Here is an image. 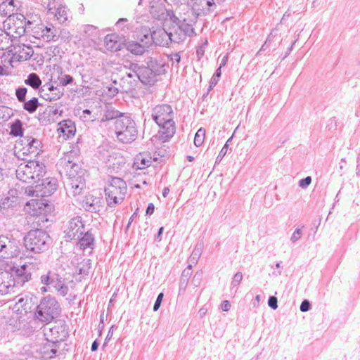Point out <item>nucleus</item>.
<instances>
[{
  "label": "nucleus",
  "mask_w": 360,
  "mask_h": 360,
  "mask_svg": "<svg viewBox=\"0 0 360 360\" xmlns=\"http://www.w3.org/2000/svg\"><path fill=\"white\" fill-rule=\"evenodd\" d=\"M80 150L77 146H73L72 149L65 154L61 159V164L65 167L68 182L75 195L79 194L85 188L87 171L78 164Z\"/></svg>",
  "instance_id": "obj_1"
},
{
  "label": "nucleus",
  "mask_w": 360,
  "mask_h": 360,
  "mask_svg": "<svg viewBox=\"0 0 360 360\" xmlns=\"http://www.w3.org/2000/svg\"><path fill=\"white\" fill-rule=\"evenodd\" d=\"M33 320L25 324L27 326V333L35 331L37 322L47 325L54 321L61 314L62 309L56 298L48 295L41 297L37 305L33 309Z\"/></svg>",
  "instance_id": "obj_2"
},
{
  "label": "nucleus",
  "mask_w": 360,
  "mask_h": 360,
  "mask_svg": "<svg viewBox=\"0 0 360 360\" xmlns=\"http://www.w3.org/2000/svg\"><path fill=\"white\" fill-rule=\"evenodd\" d=\"M169 21L171 26L167 30L164 28L151 34V38L155 44L162 46H167L169 42L179 44L184 41L186 37H191L195 35L194 28L187 23L185 19L181 20L177 18L176 20L170 19Z\"/></svg>",
  "instance_id": "obj_3"
},
{
  "label": "nucleus",
  "mask_w": 360,
  "mask_h": 360,
  "mask_svg": "<svg viewBox=\"0 0 360 360\" xmlns=\"http://www.w3.org/2000/svg\"><path fill=\"white\" fill-rule=\"evenodd\" d=\"M54 323L56 325L53 327H46V325H44L43 328L46 340L49 342L50 351L46 345H44L42 349L43 353L47 354L49 358H53L56 355L60 344L68 337L67 326L65 323L60 321H54Z\"/></svg>",
  "instance_id": "obj_4"
},
{
  "label": "nucleus",
  "mask_w": 360,
  "mask_h": 360,
  "mask_svg": "<svg viewBox=\"0 0 360 360\" xmlns=\"http://www.w3.org/2000/svg\"><path fill=\"white\" fill-rule=\"evenodd\" d=\"M23 240L27 251L34 254L46 252L52 244V238L49 233L41 229L30 230L24 236Z\"/></svg>",
  "instance_id": "obj_5"
},
{
  "label": "nucleus",
  "mask_w": 360,
  "mask_h": 360,
  "mask_svg": "<svg viewBox=\"0 0 360 360\" xmlns=\"http://www.w3.org/2000/svg\"><path fill=\"white\" fill-rule=\"evenodd\" d=\"M152 118L163 130L167 139L172 138L176 131L175 122L173 120L174 112L168 104L158 105L153 109Z\"/></svg>",
  "instance_id": "obj_6"
},
{
  "label": "nucleus",
  "mask_w": 360,
  "mask_h": 360,
  "mask_svg": "<svg viewBox=\"0 0 360 360\" xmlns=\"http://www.w3.org/2000/svg\"><path fill=\"white\" fill-rule=\"evenodd\" d=\"M46 173L45 165L36 160L20 163L16 169V176L19 180L33 185L43 178Z\"/></svg>",
  "instance_id": "obj_7"
},
{
  "label": "nucleus",
  "mask_w": 360,
  "mask_h": 360,
  "mask_svg": "<svg viewBox=\"0 0 360 360\" xmlns=\"http://www.w3.org/2000/svg\"><path fill=\"white\" fill-rule=\"evenodd\" d=\"M126 182L121 178L111 176L105 188L108 206L113 207L122 202L127 193Z\"/></svg>",
  "instance_id": "obj_8"
},
{
  "label": "nucleus",
  "mask_w": 360,
  "mask_h": 360,
  "mask_svg": "<svg viewBox=\"0 0 360 360\" xmlns=\"http://www.w3.org/2000/svg\"><path fill=\"white\" fill-rule=\"evenodd\" d=\"M115 132L117 140L123 143H131L136 139L138 135L136 124L128 115L115 120Z\"/></svg>",
  "instance_id": "obj_9"
},
{
  "label": "nucleus",
  "mask_w": 360,
  "mask_h": 360,
  "mask_svg": "<svg viewBox=\"0 0 360 360\" xmlns=\"http://www.w3.org/2000/svg\"><path fill=\"white\" fill-rule=\"evenodd\" d=\"M40 282L44 285L53 288L60 295L65 297L68 292V286L65 278L56 271L49 270L40 276Z\"/></svg>",
  "instance_id": "obj_10"
},
{
  "label": "nucleus",
  "mask_w": 360,
  "mask_h": 360,
  "mask_svg": "<svg viewBox=\"0 0 360 360\" xmlns=\"http://www.w3.org/2000/svg\"><path fill=\"white\" fill-rule=\"evenodd\" d=\"M57 186V180L55 178H41L36 181L34 186L29 188L28 193L38 198L50 196L55 192Z\"/></svg>",
  "instance_id": "obj_11"
},
{
  "label": "nucleus",
  "mask_w": 360,
  "mask_h": 360,
  "mask_svg": "<svg viewBox=\"0 0 360 360\" xmlns=\"http://www.w3.org/2000/svg\"><path fill=\"white\" fill-rule=\"evenodd\" d=\"M20 252L19 241L12 235H0V256L1 258L17 257Z\"/></svg>",
  "instance_id": "obj_12"
},
{
  "label": "nucleus",
  "mask_w": 360,
  "mask_h": 360,
  "mask_svg": "<svg viewBox=\"0 0 360 360\" xmlns=\"http://www.w3.org/2000/svg\"><path fill=\"white\" fill-rule=\"evenodd\" d=\"M35 20H31L26 18L22 13H17L15 15H11L9 20V29L14 30L17 34L15 37H20L26 32H30L31 25L34 24Z\"/></svg>",
  "instance_id": "obj_13"
},
{
  "label": "nucleus",
  "mask_w": 360,
  "mask_h": 360,
  "mask_svg": "<svg viewBox=\"0 0 360 360\" xmlns=\"http://www.w3.org/2000/svg\"><path fill=\"white\" fill-rule=\"evenodd\" d=\"M32 269H34L32 264H25L20 266L11 269L9 273L12 275L16 287L22 286L26 282L32 280Z\"/></svg>",
  "instance_id": "obj_14"
},
{
  "label": "nucleus",
  "mask_w": 360,
  "mask_h": 360,
  "mask_svg": "<svg viewBox=\"0 0 360 360\" xmlns=\"http://www.w3.org/2000/svg\"><path fill=\"white\" fill-rule=\"evenodd\" d=\"M149 12L153 18L165 21V23L170 19L177 20L173 11L167 9L160 1H149Z\"/></svg>",
  "instance_id": "obj_15"
},
{
  "label": "nucleus",
  "mask_w": 360,
  "mask_h": 360,
  "mask_svg": "<svg viewBox=\"0 0 360 360\" xmlns=\"http://www.w3.org/2000/svg\"><path fill=\"white\" fill-rule=\"evenodd\" d=\"M84 231H85V228L82 219L81 217L77 216L68 221L65 230V238L67 240H76L81 237Z\"/></svg>",
  "instance_id": "obj_16"
},
{
  "label": "nucleus",
  "mask_w": 360,
  "mask_h": 360,
  "mask_svg": "<svg viewBox=\"0 0 360 360\" xmlns=\"http://www.w3.org/2000/svg\"><path fill=\"white\" fill-rule=\"evenodd\" d=\"M33 49L30 45L25 44L11 45L8 54L11 59L15 61H25L30 59L33 55Z\"/></svg>",
  "instance_id": "obj_17"
},
{
  "label": "nucleus",
  "mask_w": 360,
  "mask_h": 360,
  "mask_svg": "<svg viewBox=\"0 0 360 360\" xmlns=\"http://www.w3.org/2000/svg\"><path fill=\"white\" fill-rule=\"evenodd\" d=\"M13 309L20 314L31 312L33 307V297L31 295H18L15 297Z\"/></svg>",
  "instance_id": "obj_18"
},
{
  "label": "nucleus",
  "mask_w": 360,
  "mask_h": 360,
  "mask_svg": "<svg viewBox=\"0 0 360 360\" xmlns=\"http://www.w3.org/2000/svg\"><path fill=\"white\" fill-rule=\"evenodd\" d=\"M137 71L139 80L141 84L146 86H153L156 82V76L144 62L139 63V70Z\"/></svg>",
  "instance_id": "obj_19"
},
{
  "label": "nucleus",
  "mask_w": 360,
  "mask_h": 360,
  "mask_svg": "<svg viewBox=\"0 0 360 360\" xmlns=\"http://www.w3.org/2000/svg\"><path fill=\"white\" fill-rule=\"evenodd\" d=\"M104 43L105 48L113 52L120 51L124 46L125 39L117 34H109L105 37Z\"/></svg>",
  "instance_id": "obj_20"
},
{
  "label": "nucleus",
  "mask_w": 360,
  "mask_h": 360,
  "mask_svg": "<svg viewBox=\"0 0 360 360\" xmlns=\"http://www.w3.org/2000/svg\"><path fill=\"white\" fill-rule=\"evenodd\" d=\"M28 206L32 208V215L42 216L44 217L46 213L50 212L52 206L46 202L44 199L32 200L28 202Z\"/></svg>",
  "instance_id": "obj_21"
},
{
  "label": "nucleus",
  "mask_w": 360,
  "mask_h": 360,
  "mask_svg": "<svg viewBox=\"0 0 360 360\" xmlns=\"http://www.w3.org/2000/svg\"><path fill=\"white\" fill-rule=\"evenodd\" d=\"M21 1H1L0 4V14L8 16V21L11 15H15L22 11Z\"/></svg>",
  "instance_id": "obj_22"
},
{
  "label": "nucleus",
  "mask_w": 360,
  "mask_h": 360,
  "mask_svg": "<svg viewBox=\"0 0 360 360\" xmlns=\"http://www.w3.org/2000/svg\"><path fill=\"white\" fill-rule=\"evenodd\" d=\"M143 62L156 77L165 73L166 70L165 63L156 58L148 57Z\"/></svg>",
  "instance_id": "obj_23"
},
{
  "label": "nucleus",
  "mask_w": 360,
  "mask_h": 360,
  "mask_svg": "<svg viewBox=\"0 0 360 360\" xmlns=\"http://www.w3.org/2000/svg\"><path fill=\"white\" fill-rule=\"evenodd\" d=\"M79 32L84 38L91 41L96 40L99 35L98 27L92 25H81L79 27Z\"/></svg>",
  "instance_id": "obj_24"
},
{
  "label": "nucleus",
  "mask_w": 360,
  "mask_h": 360,
  "mask_svg": "<svg viewBox=\"0 0 360 360\" xmlns=\"http://www.w3.org/2000/svg\"><path fill=\"white\" fill-rule=\"evenodd\" d=\"M126 115L116 110L112 105H105L103 111V115L101 117V122H105L112 120H119L120 118L124 117Z\"/></svg>",
  "instance_id": "obj_25"
},
{
  "label": "nucleus",
  "mask_w": 360,
  "mask_h": 360,
  "mask_svg": "<svg viewBox=\"0 0 360 360\" xmlns=\"http://www.w3.org/2000/svg\"><path fill=\"white\" fill-rule=\"evenodd\" d=\"M58 131L64 136L69 139L75 134L76 128L74 123L70 120H66L59 123Z\"/></svg>",
  "instance_id": "obj_26"
},
{
  "label": "nucleus",
  "mask_w": 360,
  "mask_h": 360,
  "mask_svg": "<svg viewBox=\"0 0 360 360\" xmlns=\"http://www.w3.org/2000/svg\"><path fill=\"white\" fill-rule=\"evenodd\" d=\"M140 82L137 78H121L120 80V86L122 91L126 93L132 92L139 86Z\"/></svg>",
  "instance_id": "obj_27"
},
{
  "label": "nucleus",
  "mask_w": 360,
  "mask_h": 360,
  "mask_svg": "<svg viewBox=\"0 0 360 360\" xmlns=\"http://www.w3.org/2000/svg\"><path fill=\"white\" fill-rule=\"evenodd\" d=\"M193 3L192 5V11L193 13L196 15V17L201 15H207L210 12L211 8L215 6V1H205V8H200V4H198L197 1H191Z\"/></svg>",
  "instance_id": "obj_28"
},
{
  "label": "nucleus",
  "mask_w": 360,
  "mask_h": 360,
  "mask_svg": "<svg viewBox=\"0 0 360 360\" xmlns=\"http://www.w3.org/2000/svg\"><path fill=\"white\" fill-rule=\"evenodd\" d=\"M124 47H125L129 52L135 56H141L146 51L145 46L134 41L127 42L125 41Z\"/></svg>",
  "instance_id": "obj_29"
},
{
  "label": "nucleus",
  "mask_w": 360,
  "mask_h": 360,
  "mask_svg": "<svg viewBox=\"0 0 360 360\" xmlns=\"http://www.w3.org/2000/svg\"><path fill=\"white\" fill-rule=\"evenodd\" d=\"M77 240H79L80 247L83 250L87 248H93L92 246L94 243V236L91 231H84L81 237H79Z\"/></svg>",
  "instance_id": "obj_30"
},
{
  "label": "nucleus",
  "mask_w": 360,
  "mask_h": 360,
  "mask_svg": "<svg viewBox=\"0 0 360 360\" xmlns=\"http://www.w3.org/2000/svg\"><path fill=\"white\" fill-rule=\"evenodd\" d=\"M42 143L41 141L33 136L31 137L30 143L29 146H27V149H26L25 154H34L35 155H38L41 152H42Z\"/></svg>",
  "instance_id": "obj_31"
},
{
  "label": "nucleus",
  "mask_w": 360,
  "mask_h": 360,
  "mask_svg": "<svg viewBox=\"0 0 360 360\" xmlns=\"http://www.w3.org/2000/svg\"><path fill=\"white\" fill-rule=\"evenodd\" d=\"M14 197L6 196L0 201V211L3 214L9 215L10 209L15 205Z\"/></svg>",
  "instance_id": "obj_32"
},
{
  "label": "nucleus",
  "mask_w": 360,
  "mask_h": 360,
  "mask_svg": "<svg viewBox=\"0 0 360 360\" xmlns=\"http://www.w3.org/2000/svg\"><path fill=\"white\" fill-rule=\"evenodd\" d=\"M59 30L60 29L56 28L52 25H51L50 27L45 26L43 39L47 41H57L60 38Z\"/></svg>",
  "instance_id": "obj_33"
},
{
  "label": "nucleus",
  "mask_w": 360,
  "mask_h": 360,
  "mask_svg": "<svg viewBox=\"0 0 360 360\" xmlns=\"http://www.w3.org/2000/svg\"><path fill=\"white\" fill-rule=\"evenodd\" d=\"M124 68L126 70L125 74L121 78H137L138 77V70L139 63L129 62L128 65H124Z\"/></svg>",
  "instance_id": "obj_34"
},
{
  "label": "nucleus",
  "mask_w": 360,
  "mask_h": 360,
  "mask_svg": "<svg viewBox=\"0 0 360 360\" xmlns=\"http://www.w3.org/2000/svg\"><path fill=\"white\" fill-rule=\"evenodd\" d=\"M23 131V123L20 120L16 119L14 122L10 123V134L11 136L22 137Z\"/></svg>",
  "instance_id": "obj_35"
},
{
  "label": "nucleus",
  "mask_w": 360,
  "mask_h": 360,
  "mask_svg": "<svg viewBox=\"0 0 360 360\" xmlns=\"http://www.w3.org/2000/svg\"><path fill=\"white\" fill-rule=\"evenodd\" d=\"M22 103V108L28 112L30 114H32L36 112L40 103H39L38 98L33 97L28 101H25Z\"/></svg>",
  "instance_id": "obj_36"
},
{
  "label": "nucleus",
  "mask_w": 360,
  "mask_h": 360,
  "mask_svg": "<svg viewBox=\"0 0 360 360\" xmlns=\"http://www.w3.org/2000/svg\"><path fill=\"white\" fill-rule=\"evenodd\" d=\"M0 282L1 284L8 285V288L12 290H14V288L16 287L12 275L8 271H0Z\"/></svg>",
  "instance_id": "obj_37"
},
{
  "label": "nucleus",
  "mask_w": 360,
  "mask_h": 360,
  "mask_svg": "<svg viewBox=\"0 0 360 360\" xmlns=\"http://www.w3.org/2000/svg\"><path fill=\"white\" fill-rule=\"evenodd\" d=\"M25 84L34 89H38L41 84V81L37 74L32 72L28 75Z\"/></svg>",
  "instance_id": "obj_38"
},
{
  "label": "nucleus",
  "mask_w": 360,
  "mask_h": 360,
  "mask_svg": "<svg viewBox=\"0 0 360 360\" xmlns=\"http://www.w3.org/2000/svg\"><path fill=\"white\" fill-rule=\"evenodd\" d=\"M11 37L9 33L0 29V50H8L11 47Z\"/></svg>",
  "instance_id": "obj_39"
},
{
  "label": "nucleus",
  "mask_w": 360,
  "mask_h": 360,
  "mask_svg": "<svg viewBox=\"0 0 360 360\" xmlns=\"http://www.w3.org/2000/svg\"><path fill=\"white\" fill-rule=\"evenodd\" d=\"M192 274V265L189 264L186 269H185L181 276L180 278V288L185 289L188 279Z\"/></svg>",
  "instance_id": "obj_40"
},
{
  "label": "nucleus",
  "mask_w": 360,
  "mask_h": 360,
  "mask_svg": "<svg viewBox=\"0 0 360 360\" xmlns=\"http://www.w3.org/2000/svg\"><path fill=\"white\" fill-rule=\"evenodd\" d=\"M77 115L83 122H93L96 120L95 116L92 114V112L89 109L83 110H77Z\"/></svg>",
  "instance_id": "obj_41"
},
{
  "label": "nucleus",
  "mask_w": 360,
  "mask_h": 360,
  "mask_svg": "<svg viewBox=\"0 0 360 360\" xmlns=\"http://www.w3.org/2000/svg\"><path fill=\"white\" fill-rule=\"evenodd\" d=\"M45 25L40 23V24H34L33 25H31V27L30 28V32L32 33V35L36 38H40L44 36V29Z\"/></svg>",
  "instance_id": "obj_42"
},
{
  "label": "nucleus",
  "mask_w": 360,
  "mask_h": 360,
  "mask_svg": "<svg viewBox=\"0 0 360 360\" xmlns=\"http://www.w3.org/2000/svg\"><path fill=\"white\" fill-rule=\"evenodd\" d=\"M55 15L61 23L65 22L68 20L67 8L60 5L56 9Z\"/></svg>",
  "instance_id": "obj_43"
},
{
  "label": "nucleus",
  "mask_w": 360,
  "mask_h": 360,
  "mask_svg": "<svg viewBox=\"0 0 360 360\" xmlns=\"http://www.w3.org/2000/svg\"><path fill=\"white\" fill-rule=\"evenodd\" d=\"M91 269V261L90 259H84L79 266V274L89 275Z\"/></svg>",
  "instance_id": "obj_44"
},
{
  "label": "nucleus",
  "mask_w": 360,
  "mask_h": 360,
  "mask_svg": "<svg viewBox=\"0 0 360 360\" xmlns=\"http://www.w3.org/2000/svg\"><path fill=\"white\" fill-rule=\"evenodd\" d=\"M205 137V129L201 127L195 133V135L194 137L195 146L197 147L200 146L204 142Z\"/></svg>",
  "instance_id": "obj_45"
},
{
  "label": "nucleus",
  "mask_w": 360,
  "mask_h": 360,
  "mask_svg": "<svg viewBox=\"0 0 360 360\" xmlns=\"http://www.w3.org/2000/svg\"><path fill=\"white\" fill-rule=\"evenodd\" d=\"M150 158H143L141 155L136 158L135 165H137L138 169H144L150 165Z\"/></svg>",
  "instance_id": "obj_46"
},
{
  "label": "nucleus",
  "mask_w": 360,
  "mask_h": 360,
  "mask_svg": "<svg viewBox=\"0 0 360 360\" xmlns=\"http://www.w3.org/2000/svg\"><path fill=\"white\" fill-rule=\"evenodd\" d=\"M27 89L25 86H19L15 89V96L20 103H22L26 100Z\"/></svg>",
  "instance_id": "obj_47"
},
{
  "label": "nucleus",
  "mask_w": 360,
  "mask_h": 360,
  "mask_svg": "<svg viewBox=\"0 0 360 360\" xmlns=\"http://www.w3.org/2000/svg\"><path fill=\"white\" fill-rule=\"evenodd\" d=\"M242 279H243V274L241 272L238 271L234 274L233 277L232 278L231 283V291L234 288H236L235 293L236 292L238 286L240 283Z\"/></svg>",
  "instance_id": "obj_48"
},
{
  "label": "nucleus",
  "mask_w": 360,
  "mask_h": 360,
  "mask_svg": "<svg viewBox=\"0 0 360 360\" xmlns=\"http://www.w3.org/2000/svg\"><path fill=\"white\" fill-rule=\"evenodd\" d=\"M58 81L61 86H66L74 82V78L70 75L61 74L60 76L58 77Z\"/></svg>",
  "instance_id": "obj_49"
},
{
  "label": "nucleus",
  "mask_w": 360,
  "mask_h": 360,
  "mask_svg": "<svg viewBox=\"0 0 360 360\" xmlns=\"http://www.w3.org/2000/svg\"><path fill=\"white\" fill-rule=\"evenodd\" d=\"M231 139H232V137H230L227 140V141L226 142V143L224 144V146H223L221 150H220L219 155H217V157L216 158L215 164H219L221 162V161L222 160L223 158L226 155L227 151H228L229 143L231 141Z\"/></svg>",
  "instance_id": "obj_50"
},
{
  "label": "nucleus",
  "mask_w": 360,
  "mask_h": 360,
  "mask_svg": "<svg viewBox=\"0 0 360 360\" xmlns=\"http://www.w3.org/2000/svg\"><path fill=\"white\" fill-rule=\"evenodd\" d=\"M221 76V68H218L215 72L214 73L213 76L212 77L210 82V88L212 89V87L215 86L218 82L219 81V79Z\"/></svg>",
  "instance_id": "obj_51"
},
{
  "label": "nucleus",
  "mask_w": 360,
  "mask_h": 360,
  "mask_svg": "<svg viewBox=\"0 0 360 360\" xmlns=\"http://www.w3.org/2000/svg\"><path fill=\"white\" fill-rule=\"evenodd\" d=\"M202 253L201 248L196 246L190 256L189 261L192 264H196Z\"/></svg>",
  "instance_id": "obj_52"
},
{
  "label": "nucleus",
  "mask_w": 360,
  "mask_h": 360,
  "mask_svg": "<svg viewBox=\"0 0 360 360\" xmlns=\"http://www.w3.org/2000/svg\"><path fill=\"white\" fill-rule=\"evenodd\" d=\"M304 226H302L300 228H297L293 233L292 234L290 237V241L292 243H295L297 241H298L302 236V229L304 228Z\"/></svg>",
  "instance_id": "obj_53"
},
{
  "label": "nucleus",
  "mask_w": 360,
  "mask_h": 360,
  "mask_svg": "<svg viewBox=\"0 0 360 360\" xmlns=\"http://www.w3.org/2000/svg\"><path fill=\"white\" fill-rule=\"evenodd\" d=\"M31 137V136H22V137H20V141L18 142V144L20 143L23 146L22 148L23 154H25V152H26V149H27V146H29V144L30 143Z\"/></svg>",
  "instance_id": "obj_54"
},
{
  "label": "nucleus",
  "mask_w": 360,
  "mask_h": 360,
  "mask_svg": "<svg viewBox=\"0 0 360 360\" xmlns=\"http://www.w3.org/2000/svg\"><path fill=\"white\" fill-rule=\"evenodd\" d=\"M50 101H57L63 95V90L55 89L54 91H49Z\"/></svg>",
  "instance_id": "obj_55"
},
{
  "label": "nucleus",
  "mask_w": 360,
  "mask_h": 360,
  "mask_svg": "<svg viewBox=\"0 0 360 360\" xmlns=\"http://www.w3.org/2000/svg\"><path fill=\"white\" fill-rule=\"evenodd\" d=\"M202 278V271H197L195 274V275L193 276L191 283L195 287H198L200 285Z\"/></svg>",
  "instance_id": "obj_56"
},
{
  "label": "nucleus",
  "mask_w": 360,
  "mask_h": 360,
  "mask_svg": "<svg viewBox=\"0 0 360 360\" xmlns=\"http://www.w3.org/2000/svg\"><path fill=\"white\" fill-rule=\"evenodd\" d=\"M298 6L295 5H290L288 8V9L285 11V13L283 15V18L287 16H290L292 13H300L301 8H302V6H300V8H297Z\"/></svg>",
  "instance_id": "obj_57"
},
{
  "label": "nucleus",
  "mask_w": 360,
  "mask_h": 360,
  "mask_svg": "<svg viewBox=\"0 0 360 360\" xmlns=\"http://www.w3.org/2000/svg\"><path fill=\"white\" fill-rule=\"evenodd\" d=\"M163 297H164L163 292H160L158 294V295L156 298V300L153 304V311H156L160 309L161 303L163 300Z\"/></svg>",
  "instance_id": "obj_58"
},
{
  "label": "nucleus",
  "mask_w": 360,
  "mask_h": 360,
  "mask_svg": "<svg viewBox=\"0 0 360 360\" xmlns=\"http://www.w3.org/2000/svg\"><path fill=\"white\" fill-rule=\"evenodd\" d=\"M311 182V177L308 176L305 178H303L299 181V186L302 188H307Z\"/></svg>",
  "instance_id": "obj_59"
},
{
  "label": "nucleus",
  "mask_w": 360,
  "mask_h": 360,
  "mask_svg": "<svg viewBox=\"0 0 360 360\" xmlns=\"http://www.w3.org/2000/svg\"><path fill=\"white\" fill-rule=\"evenodd\" d=\"M207 44H208V42L206 40L203 44H202L201 46H198L197 47L196 56H197L198 60H200L203 56V55L205 53V46H207Z\"/></svg>",
  "instance_id": "obj_60"
},
{
  "label": "nucleus",
  "mask_w": 360,
  "mask_h": 360,
  "mask_svg": "<svg viewBox=\"0 0 360 360\" xmlns=\"http://www.w3.org/2000/svg\"><path fill=\"white\" fill-rule=\"evenodd\" d=\"M311 305L309 300H304L302 302L300 309L302 312H307L311 309Z\"/></svg>",
  "instance_id": "obj_61"
},
{
  "label": "nucleus",
  "mask_w": 360,
  "mask_h": 360,
  "mask_svg": "<svg viewBox=\"0 0 360 360\" xmlns=\"http://www.w3.org/2000/svg\"><path fill=\"white\" fill-rule=\"evenodd\" d=\"M60 38L63 41H69L70 39V34L67 30H59Z\"/></svg>",
  "instance_id": "obj_62"
},
{
  "label": "nucleus",
  "mask_w": 360,
  "mask_h": 360,
  "mask_svg": "<svg viewBox=\"0 0 360 360\" xmlns=\"http://www.w3.org/2000/svg\"><path fill=\"white\" fill-rule=\"evenodd\" d=\"M268 305L271 309H276L278 308L277 297L275 296H270L268 300Z\"/></svg>",
  "instance_id": "obj_63"
},
{
  "label": "nucleus",
  "mask_w": 360,
  "mask_h": 360,
  "mask_svg": "<svg viewBox=\"0 0 360 360\" xmlns=\"http://www.w3.org/2000/svg\"><path fill=\"white\" fill-rule=\"evenodd\" d=\"M169 60L172 62V65L176 63L178 65L181 61V56L179 53H175L169 56Z\"/></svg>",
  "instance_id": "obj_64"
}]
</instances>
